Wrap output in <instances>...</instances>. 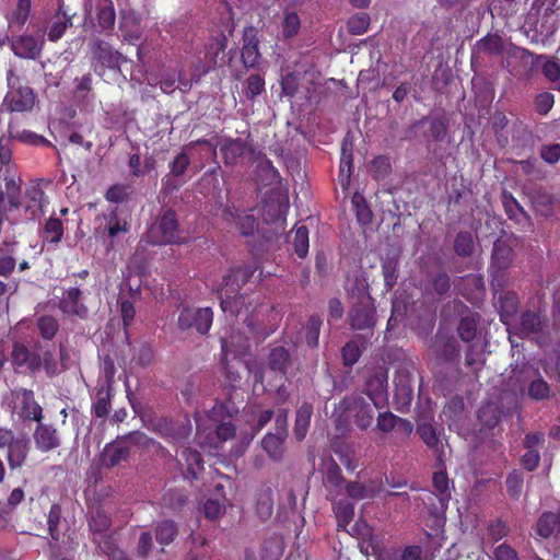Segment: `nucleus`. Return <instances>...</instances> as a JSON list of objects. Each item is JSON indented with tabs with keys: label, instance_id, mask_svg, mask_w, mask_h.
I'll return each mask as SVG.
<instances>
[{
	"label": "nucleus",
	"instance_id": "1",
	"mask_svg": "<svg viewBox=\"0 0 560 560\" xmlns=\"http://www.w3.org/2000/svg\"><path fill=\"white\" fill-rule=\"evenodd\" d=\"M459 317L457 335L465 343V365L472 372H479L486 364L488 340L481 328V315L471 311L460 300H453L446 305Z\"/></svg>",
	"mask_w": 560,
	"mask_h": 560
},
{
	"label": "nucleus",
	"instance_id": "2",
	"mask_svg": "<svg viewBox=\"0 0 560 560\" xmlns=\"http://www.w3.org/2000/svg\"><path fill=\"white\" fill-rule=\"evenodd\" d=\"M331 418L337 431L347 433L354 423L360 430H368L374 419L373 406L360 394L345 396L336 406Z\"/></svg>",
	"mask_w": 560,
	"mask_h": 560
},
{
	"label": "nucleus",
	"instance_id": "3",
	"mask_svg": "<svg viewBox=\"0 0 560 560\" xmlns=\"http://www.w3.org/2000/svg\"><path fill=\"white\" fill-rule=\"evenodd\" d=\"M548 327V318L541 312L527 310L523 312L518 320L508 327V331L517 334L518 338L536 341L540 347L549 345L560 347V326L555 328L556 337H545V330Z\"/></svg>",
	"mask_w": 560,
	"mask_h": 560
},
{
	"label": "nucleus",
	"instance_id": "4",
	"mask_svg": "<svg viewBox=\"0 0 560 560\" xmlns=\"http://www.w3.org/2000/svg\"><path fill=\"white\" fill-rule=\"evenodd\" d=\"M147 242L152 245L180 244L184 242L174 210L166 209L147 231Z\"/></svg>",
	"mask_w": 560,
	"mask_h": 560
},
{
	"label": "nucleus",
	"instance_id": "5",
	"mask_svg": "<svg viewBox=\"0 0 560 560\" xmlns=\"http://www.w3.org/2000/svg\"><path fill=\"white\" fill-rule=\"evenodd\" d=\"M348 322L353 330H366L359 338L366 343L377 323L376 308L370 296L360 299L348 312Z\"/></svg>",
	"mask_w": 560,
	"mask_h": 560
},
{
	"label": "nucleus",
	"instance_id": "6",
	"mask_svg": "<svg viewBox=\"0 0 560 560\" xmlns=\"http://www.w3.org/2000/svg\"><path fill=\"white\" fill-rule=\"evenodd\" d=\"M506 55L509 58H514L520 60L523 65H527L528 59H534L535 63L544 60L541 67V72L546 79L549 81L557 83V90L560 91V61L556 57H548L546 55H535L528 49L517 46L513 43L509 45L506 49Z\"/></svg>",
	"mask_w": 560,
	"mask_h": 560
},
{
	"label": "nucleus",
	"instance_id": "7",
	"mask_svg": "<svg viewBox=\"0 0 560 560\" xmlns=\"http://www.w3.org/2000/svg\"><path fill=\"white\" fill-rule=\"evenodd\" d=\"M14 80H19V78L15 77L13 70L8 71V85L9 91L3 100V105L7 107V109L11 113L18 112V113H24V112H31L35 105L36 102V94L30 86L19 85L15 86Z\"/></svg>",
	"mask_w": 560,
	"mask_h": 560
},
{
	"label": "nucleus",
	"instance_id": "8",
	"mask_svg": "<svg viewBox=\"0 0 560 560\" xmlns=\"http://www.w3.org/2000/svg\"><path fill=\"white\" fill-rule=\"evenodd\" d=\"M514 260V250L512 242L509 238H498L493 243L491 253V276L492 287H504V273L503 271L512 266Z\"/></svg>",
	"mask_w": 560,
	"mask_h": 560
},
{
	"label": "nucleus",
	"instance_id": "9",
	"mask_svg": "<svg viewBox=\"0 0 560 560\" xmlns=\"http://www.w3.org/2000/svg\"><path fill=\"white\" fill-rule=\"evenodd\" d=\"M395 399L401 407H408L413 398L412 371L415 364L410 359L402 358L395 364Z\"/></svg>",
	"mask_w": 560,
	"mask_h": 560
},
{
	"label": "nucleus",
	"instance_id": "10",
	"mask_svg": "<svg viewBox=\"0 0 560 560\" xmlns=\"http://www.w3.org/2000/svg\"><path fill=\"white\" fill-rule=\"evenodd\" d=\"M213 320L210 307H184L177 317V327L182 331L196 330L199 335H207Z\"/></svg>",
	"mask_w": 560,
	"mask_h": 560
},
{
	"label": "nucleus",
	"instance_id": "11",
	"mask_svg": "<svg viewBox=\"0 0 560 560\" xmlns=\"http://www.w3.org/2000/svg\"><path fill=\"white\" fill-rule=\"evenodd\" d=\"M43 345L39 341H31L28 345L15 341L12 346L11 362L18 368H24L31 373L42 368Z\"/></svg>",
	"mask_w": 560,
	"mask_h": 560
},
{
	"label": "nucleus",
	"instance_id": "12",
	"mask_svg": "<svg viewBox=\"0 0 560 560\" xmlns=\"http://www.w3.org/2000/svg\"><path fill=\"white\" fill-rule=\"evenodd\" d=\"M387 371L384 368H375L365 382V393L376 409H382L387 404Z\"/></svg>",
	"mask_w": 560,
	"mask_h": 560
},
{
	"label": "nucleus",
	"instance_id": "13",
	"mask_svg": "<svg viewBox=\"0 0 560 560\" xmlns=\"http://www.w3.org/2000/svg\"><path fill=\"white\" fill-rule=\"evenodd\" d=\"M431 350L439 360L445 363L458 362L460 359V346L453 335L438 332L431 345Z\"/></svg>",
	"mask_w": 560,
	"mask_h": 560
},
{
	"label": "nucleus",
	"instance_id": "14",
	"mask_svg": "<svg viewBox=\"0 0 560 560\" xmlns=\"http://www.w3.org/2000/svg\"><path fill=\"white\" fill-rule=\"evenodd\" d=\"M44 39H37L32 35H16L10 38L11 49L15 56L35 60L43 50Z\"/></svg>",
	"mask_w": 560,
	"mask_h": 560
},
{
	"label": "nucleus",
	"instance_id": "15",
	"mask_svg": "<svg viewBox=\"0 0 560 560\" xmlns=\"http://www.w3.org/2000/svg\"><path fill=\"white\" fill-rule=\"evenodd\" d=\"M130 457V447L116 439L106 444L98 458V465L102 468L112 469L122 463H127Z\"/></svg>",
	"mask_w": 560,
	"mask_h": 560
},
{
	"label": "nucleus",
	"instance_id": "16",
	"mask_svg": "<svg viewBox=\"0 0 560 560\" xmlns=\"http://www.w3.org/2000/svg\"><path fill=\"white\" fill-rule=\"evenodd\" d=\"M255 269L252 266L243 265L230 268L222 278L219 291L226 293H238L244 284L253 277Z\"/></svg>",
	"mask_w": 560,
	"mask_h": 560
},
{
	"label": "nucleus",
	"instance_id": "17",
	"mask_svg": "<svg viewBox=\"0 0 560 560\" xmlns=\"http://www.w3.org/2000/svg\"><path fill=\"white\" fill-rule=\"evenodd\" d=\"M222 218L226 223L235 225L243 236L253 235L256 230L254 215L240 213L235 207H225L222 210Z\"/></svg>",
	"mask_w": 560,
	"mask_h": 560
},
{
	"label": "nucleus",
	"instance_id": "18",
	"mask_svg": "<svg viewBox=\"0 0 560 560\" xmlns=\"http://www.w3.org/2000/svg\"><path fill=\"white\" fill-rule=\"evenodd\" d=\"M93 58L102 66L109 69H118L124 56L115 50L108 43L96 40L92 47Z\"/></svg>",
	"mask_w": 560,
	"mask_h": 560
},
{
	"label": "nucleus",
	"instance_id": "19",
	"mask_svg": "<svg viewBox=\"0 0 560 560\" xmlns=\"http://www.w3.org/2000/svg\"><path fill=\"white\" fill-rule=\"evenodd\" d=\"M258 38L255 27L249 26L243 33L242 62L245 68H253L258 63L260 52L258 50Z\"/></svg>",
	"mask_w": 560,
	"mask_h": 560
},
{
	"label": "nucleus",
	"instance_id": "20",
	"mask_svg": "<svg viewBox=\"0 0 560 560\" xmlns=\"http://www.w3.org/2000/svg\"><path fill=\"white\" fill-rule=\"evenodd\" d=\"M220 340L224 358L245 355L250 348L248 337L241 331L233 330L228 337H221Z\"/></svg>",
	"mask_w": 560,
	"mask_h": 560
},
{
	"label": "nucleus",
	"instance_id": "21",
	"mask_svg": "<svg viewBox=\"0 0 560 560\" xmlns=\"http://www.w3.org/2000/svg\"><path fill=\"white\" fill-rule=\"evenodd\" d=\"M178 464L183 468L186 479H196L203 469V459L201 454L190 447H185L178 458Z\"/></svg>",
	"mask_w": 560,
	"mask_h": 560
},
{
	"label": "nucleus",
	"instance_id": "22",
	"mask_svg": "<svg viewBox=\"0 0 560 560\" xmlns=\"http://www.w3.org/2000/svg\"><path fill=\"white\" fill-rule=\"evenodd\" d=\"M505 51V40L498 33H488L480 38L474 46L472 59L476 55L485 54L489 56H501Z\"/></svg>",
	"mask_w": 560,
	"mask_h": 560
},
{
	"label": "nucleus",
	"instance_id": "23",
	"mask_svg": "<svg viewBox=\"0 0 560 560\" xmlns=\"http://www.w3.org/2000/svg\"><path fill=\"white\" fill-rule=\"evenodd\" d=\"M494 289V299L499 305L500 315L505 323L506 317L513 316L518 307V298L513 291H504L503 287H492Z\"/></svg>",
	"mask_w": 560,
	"mask_h": 560
},
{
	"label": "nucleus",
	"instance_id": "24",
	"mask_svg": "<svg viewBox=\"0 0 560 560\" xmlns=\"http://www.w3.org/2000/svg\"><path fill=\"white\" fill-rule=\"evenodd\" d=\"M267 365L271 371L285 375L292 365L290 351L283 346L272 348L267 357Z\"/></svg>",
	"mask_w": 560,
	"mask_h": 560
},
{
	"label": "nucleus",
	"instance_id": "25",
	"mask_svg": "<svg viewBox=\"0 0 560 560\" xmlns=\"http://www.w3.org/2000/svg\"><path fill=\"white\" fill-rule=\"evenodd\" d=\"M501 202L509 219L514 220L520 224L530 225V217L510 191L505 189L502 190Z\"/></svg>",
	"mask_w": 560,
	"mask_h": 560
},
{
	"label": "nucleus",
	"instance_id": "26",
	"mask_svg": "<svg viewBox=\"0 0 560 560\" xmlns=\"http://www.w3.org/2000/svg\"><path fill=\"white\" fill-rule=\"evenodd\" d=\"M247 150L246 142L240 138L224 140L220 145V152L225 165H235Z\"/></svg>",
	"mask_w": 560,
	"mask_h": 560
},
{
	"label": "nucleus",
	"instance_id": "27",
	"mask_svg": "<svg viewBox=\"0 0 560 560\" xmlns=\"http://www.w3.org/2000/svg\"><path fill=\"white\" fill-rule=\"evenodd\" d=\"M452 249L459 258H471L476 253V241L470 231H459L452 244Z\"/></svg>",
	"mask_w": 560,
	"mask_h": 560
},
{
	"label": "nucleus",
	"instance_id": "28",
	"mask_svg": "<svg viewBox=\"0 0 560 560\" xmlns=\"http://www.w3.org/2000/svg\"><path fill=\"white\" fill-rule=\"evenodd\" d=\"M81 299L82 292L79 289L72 288L68 290L65 298L60 302L62 312L85 318L88 315V308L81 302Z\"/></svg>",
	"mask_w": 560,
	"mask_h": 560
},
{
	"label": "nucleus",
	"instance_id": "29",
	"mask_svg": "<svg viewBox=\"0 0 560 560\" xmlns=\"http://www.w3.org/2000/svg\"><path fill=\"white\" fill-rule=\"evenodd\" d=\"M451 288L452 281L450 275L446 271H439L430 277L425 292L440 300L451 292Z\"/></svg>",
	"mask_w": 560,
	"mask_h": 560
},
{
	"label": "nucleus",
	"instance_id": "30",
	"mask_svg": "<svg viewBox=\"0 0 560 560\" xmlns=\"http://www.w3.org/2000/svg\"><path fill=\"white\" fill-rule=\"evenodd\" d=\"M450 498L451 494L438 495L436 493L430 492L423 499L429 515L434 517L438 523L445 521V512Z\"/></svg>",
	"mask_w": 560,
	"mask_h": 560
},
{
	"label": "nucleus",
	"instance_id": "31",
	"mask_svg": "<svg viewBox=\"0 0 560 560\" xmlns=\"http://www.w3.org/2000/svg\"><path fill=\"white\" fill-rule=\"evenodd\" d=\"M35 443L43 451H50L59 446L57 431L50 425L39 423L34 433Z\"/></svg>",
	"mask_w": 560,
	"mask_h": 560
},
{
	"label": "nucleus",
	"instance_id": "32",
	"mask_svg": "<svg viewBox=\"0 0 560 560\" xmlns=\"http://www.w3.org/2000/svg\"><path fill=\"white\" fill-rule=\"evenodd\" d=\"M112 520L102 506L93 508L90 512L89 528L93 537L105 535L110 528Z\"/></svg>",
	"mask_w": 560,
	"mask_h": 560
},
{
	"label": "nucleus",
	"instance_id": "33",
	"mask_svg": "<svg viewBox=\"0 0 560 560\" xmlns=\"http://www.w3.org/2000/svg\"><path fill=\"white\" fill-rule=\"evenodd\" d=\"M312 415L313 406L310 402H303L296 410L293 433L298 441H303L305 439Z\"/></svg>",
	"mask_w": 560,
	"mask_h": 560
},
{
	"label": "nucleus",
	"instance_id": "34",
	"mask_svg": "<svg viewBox=\"0 0 560 560\" xmlns=\"http://www.w3.org/2000/svg\"><path fill=\"white\" fill-rule=\"evenodd\" d=\"M28 452V439L25 435L18 436L8 447V462L12 469L19 468L24 463Z\"/></svg>",
	"mask_w": 560,
	"mask_h": 560
},
{
	"label": "nucleus",
	"instance_id": "35",
	"mask_svg": "<svg viewBox=\"0 0 560 560\" xmlns=\"http://www.w3.org/2000/svg\"><path fill=\"white\" fill-rule=\"evenodd\" d=\"M536 532L542 538H549L553 534L560 533V512L542 513L537 521Z\"/></svg>",
	"mask_w": 560,
	"mask_h": 560
},
{
	"label": "nucleus",
	"instance_id": "36",
	"mask_svg": "<svg viewBox=\"0 0 560 560\" xmlns=\"http://www.w3.org/2000/svg\"><path fill=\"white\" fill-rule=\"evenodd\" d=\"M416 431L430 448H435L439 445L440 440L429 416L421 415L418 417Z\"/></svg>",
	"mask_w": 560,
	"mask_h": 560
},
{
	"label": "nucleus",
	"instance_id": "37",
	"mask_svg": "<svg viewBox=\"0 0 560 560\" xmlns=\"http://www.w3.org/2000/svg\"><path fill=\"white\" fill-rule=\"evenodd\" d=\"M288 435L277 432L268 433L261 441V446L273 460H280L284 453L283 443Z\"/></svg>",
	"mask_w": 560,
	"mask_h": 560
},
{
	"label": "nucleus",
	"instance_id": "38",
	"mask_svg": "<svg viewBox=\"0 0 560 560\" xmlns=\"http://www.w3.org/2000/svg\"><path fill=\"white\" fill-rule=\"evenodd\" d=\"M42 407L35 401L34 393L30 389H23L21 417L27 420L40 421L43 415Z\"/></svg>",
	"mask_w": 560,
	"mask_h": 560
},
{
	"label": "nucleus",
	"instance_id": "39",
	"mask_svg": "<svg viewBox=\"0 0 560 560\" xmlns=\"http://www.w3.org/2000/svg\"><path fill=\"white\" fill-rule=\"evenodd\" d=\"M323 482L326 487H331L336 490L341 489L346 483L340 467L331 457L325 462V474Z\"/></svg>",
	"mask_w": 560,
	"mask_h": 560
},
{
	"label": "nucleus",
	"instance_id": "40",
	"mask_svg": "<svg viewBox=\"0 0 560 560\" xmlns=\"http://www.w3.org/2000/svg\"><path fill=\"white\" fill-rule=\"evenodd\" d=\"M221 308L225 314L235 317L245 306V298L238 293L220 292Z\"/></svg>",
	"mask_w": 560,
	"mask_h": 560
},
{
	"label": "nucleus",
	"instance_id": "41",
	"mask_svg": "<svg viewBox=\"0 0 560 560\" xmlns=\"http://www.w3.org/2000/svg\"><path fill=\"white\" fill-rule=\"evenodd\" d=\"M478 419L482 427L493 429L501 420V410L497 404L488 402L479 409Z\"/></svg>",
	"mask_w": 560,
	"mask_h": 560
},
{
	"label": "nucleus",
	"instance_id": "42",
	"mask_svg": "<svg viewBox=\"0 0 560 560\" xmlns=\"http://www.w3.org/2000/svg\"><path fill=\"white\" fill-rule=\"evenodd\" d=\"M187 499L184 490L172 488L164 492L162 505L173 512L180 511L186 505Z\"/></svg>",
	"mask_w": 560,
	"mask_h": 560
},
{
	"label": "nucleus",
	"instance_id": "43",
	"mask_svg": "<svg viewBox=\"0 0 560 560\" xmlns=\"http://www.w3.org/2000/svg\"><path fill=\"white\" fill-rule=\"evenodd\" d=\"M110 385H108L107 387L102 386L101 388L97 389L96 401L93 405V412L97 418L107 417L110 408Z\"/></svg>",
	"mask_w": 560,
	"mask_h": 560
},
{
	"label": "nucleus",
	"instance_id": "44",
	"mask_svg": "<svg viewBox=\"0 0 560 560\" xmlns=\"http://www.w3.org/2000/svg\"><path fill=\"white\" fill-rule=\"evenodd\" d=\"M322 324H323V320L319 317V315H317V314H313L308 318V320L304 327V330H305V341L310 348L318 347V338H319Z\"/></svg>",
	"mask_w": 560,
	"mask_h": 560
},
{
	"label": "nucleus",
	"instance_id": "45",
	"mask_svg": "<svg viewBox=\"0 0 560 560\" xmlns=\"http://www.w3.org/2000/svg\"><path fill=\"white\" fill-rule=\"evenodd\" d=\"M273 510V499H272V490L270 488L264 489L259 492L257 503H256V512L258 516L266 521L272 515Z\"/></svg>",
	"mask_w": 560,
	"mask_h": 560
},
{
	"label": "nucleus",
	"instance_id": "46",
	"mask_svg": "<svg viewBox=\"0 0 560 560\" xmlns=\"http://www.w3.org/2000/svg\"><path fill=\"white\" fill-rule=\"evenodd\" d=\"M352 170H353L352 142L345 139L342 141L341 159H340V177H341L342 183L345 179L347 182H349Z\"/></svg>",
	"mask_w": 560,
	"mask_h": 560
},
{
	"label": "nucleus",
	"instance_id": "47",
	"mask_svg": "<svg viewBox=\"0 0 560 560\" xmlns=\"http://www.w3.org/2000/svg\"><path fill=\"white\" fill-rule=\"evenodd\" d=\"M382 271L386 289H393L398 278V256L386 257L382 264Z\"/></svg>",
	"mask_w": 560,
	"mask_h": 560
},
{
	"label": "nucleus",
	"instance_id": "48",
	"mask_svg": "<svg viewBox=\"0 0 560 560\" xmlns=\"http://www.w3.org/2000/svg\"><path fill=\"white\" fill-rule=\"evenodd\" d=\"M527 393L533 400H545L550 396V386L542 377L538 376L529 382Z\"/></svg>",
	"mask_w": 560,
	"mask_h": 560
},
{
	"label": "nucleus",
	"instance_id": "49",
	"mask_svg": "<svg viewBox=\"0 0 560 560\" xmlns=\"http://www.w3.org/2000/svg\"><path fill=\"white\" fill-rule=\"evenodd\" d=\"M429 128L424 131V137L433 141H443L447 133V125L442 118H428Z\"/></svg>",
	"mask_w": 560,
	"mask_h": 560
},
{
	"label": "nucleus",
	"instance_id": "50",
	"mask_svg": "<svg viewBox=\"0 0 560 560\" xmlns=\"http://www.w3.org/2000/svg\"><path fill=\"white\" fill-rule=\"evenodd\" d=\"M25 196L28 199L26 211H31V218L34 219L37 212L42 211L44 191L38 185H35L26 189Z\"/></svg>",
	"mask_w": 560,
	"mask_h": 560
},
{
	"label": "nucleus",
	"instance_id": "51",
	"mask_svg": "<svg viewBox=\"0 0 560 560\" xmlns=\"http://www.w3.org/2000/svg\"><path fill=\"white\" fill-rule=\"evenodd\" d=\"M177 535V527L173 521H164L155 527V538L162 545H168Z\"/></svg>",
	"mask_w": 560,
	"mask_h": 560
},
{
	"label": "nucleus",
	"instance_id": "52",
	"mask_svg": "<svg viewBox=\"0 0 560 560\" xmlns=\"http://www.w3.org/2000/svg\"><path fill=\"white\" fill-rule=\"evenodd\" d=\"M331 450L334 451V453L336 455L339 456L340 462L348 469L354 470L355 465H353V463H352L353 452H352L351 446L347 442H345L342 440H337L331 443Z\"/></svg>",
	"mask_w": 560,
	"mask_h": 560
},
{
	"label": "nucleus",
	"instance_id": "53",
	"mask_svg": "<svg viewBox=\"0 0 560 560\" xmlns=\"http://www.w3.org/2000/svg\"><path fill=\"white\" fill-rule=\"evenodd\" d=\"M294 252L300 258H304L308 252V230L306 226H298L293 238Z\"/></svg>",
	"mask_w": 560,
	"mask_h": 560
},
{
	"label": "nucleus",
	"instance_id": "54",
	"mask_svg": "<svg viewBox=\"0 0 560 560\" xmlns=\"http://www.w3.org/2000/svg\"><path fill=\"white\" fill-rule=\"evenodd\" d=\"M62 234V222L57 218L48 219L44 228V238L50 243H59Z\"/></svg>",
	"mask_w": 560,
	"mask_h": 560
},
{
	"label": "nucleus",
	"instance_id": "55",
	"mask_svg": "<svg viewBox=\"0 0 560 560\" xmlns=\"http://www.w3.org/2000/svg\"><path fill=\"white\" fill-rule=\"evenodd\" d=\"M301 27V21L299 15L295 12H289L284 14L282 21V30L281 34L283 38H292L294 37Z\"/></svg>",
	"mask_w": 560,
	"mask_h": 560
},
{
	"label": "nucleus",
	"instance_id": "56",
	"mask_svg": "<svg viewBox=\"0 0 560 560\" xmlns=\"http://www.w3.org/2000/svg\"><path fill=\"white\" fill-rule=\"evenodd\" d=\"M244 325L257 342L264 341L271 334V330L260 324L254 316H247Z\"/></svg>",
	"mask_w": 560,
	"mask_h": 560
},
{
	"label": "nucleus",
	"instance_id": "57",
	"mask_svg": "<svg viewBox=\"0 0 560 560\" xmlns=\"http://www.w3.org/2000/svg\"><path fill=\"white\" fill-rule=\"evenodd\" d=\"M39 352L42 355V366L49 377H54L62 372V369H59L58 362L55 359L54 349H45L43 347V350Z\"/></svg>",
	"mask_w": 560,
	"mask_h": 560
},
{
	"label": "nucleus",
	"instance_id": "58",
	"mask_svg": "<svg viewBox=\"0 0 560 560\" xmlns=\"http://www.w3.org/2000/svg\"><path fill=\"white\" fill-rule=\"evenodd\" d=\"M523 472L513 470L505 480L506 491L511 498L518 499L523 489Z\"/></svg>",
	"mask_w": 560,
	"mask_h": 560
},
{
	"label": "nucleus",
	"instance_id": "59",
	"mask_svg": "<svg viewBox=\"0 0 560 560\" xmlns=\"http://www.w3.org/2000/svg\"><path fill=\"white\" fill-rule=\"evenodd\" d=\"M225 370L226 380L229 381V386L226 387L228 401L234 405V398L241 389L242 376L237 371H233L231 366H226Z\"/></svg>",
	"mask_w": 560,
	"mask_h": 560
},
{
	"label": "nucleus",
	"instance_id": "60",
	"mask_svg": "<svg viewBox=\"0 0 560 560\" xmlns=\"http://www.w3.org/2000/svg\"><path fill=\"white\" fill-rule=\"evenodd\" d=\"M370 25V16L366 13H359L351 16L347 22L348 32L352 35H362Z\"/></svg>",
	"mask_w": 560,
	"mask_h": 560
},
{
	"label": "nucleus",
	"instance_id": "61",
	"mask_svg": "<svg viewBox=\"0 0 560 560\" xmlns=\"http://www.w3.org/2000/svg\"><path fill=\"white\" fill-rule=\"evenodd\" d=\"M361 354L362 350L355 340L348 341L341 349L343 364L350 368L359 361Z\"/></svg>",
	"mask_w": 560,
	"mask_h": 560
},
{
	"label": "nucleus",
	"instance_id": "62",
	"mask_svg": "<svg viewBox=\"0 0 560 560\" xmlns=\"http://www.w3.org/2000/svg\"><path fill=\"white\" fill-rule=\"evenodd\" d=\"M37 328L40 336L47 340H51L58 331V322L51 316H42L37 320Z\"/></svg>",
	"mask_w": 560,
	"mask_h": 560
},
{
	"label": "nucleus",
	"instance_id": "63",
	"mask_svg": "<svg viewBox=\"0 0 560 560\" xmlns=\"http://www.w3.org/2000/svg\"><path fill=\"white\" fill-rule=\"evenodd\" d=\"M245 96L249 101H254L265 90V81L259 74H250L247 80Z\"/></svg>",
	"mask_w": 560,
	"mask_h": 560
},
{
	"label": "nucleus",
	"instance_id": "64",
	"mask_svg": "<svg viewBox=\"0 0 560 560\" xmlns=\"http://www.w3.org/2000/svg\"><path fill=\"white\" fill-rule=\"evenodd\" d=\"M533 205L537 212L548 217L552 211L553 197L547 192L538 191L533 197Z\"/></svg>",
	"mask_w": 560,
	"mask_h": 560
}]
</instances>
